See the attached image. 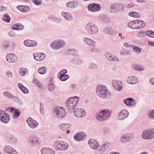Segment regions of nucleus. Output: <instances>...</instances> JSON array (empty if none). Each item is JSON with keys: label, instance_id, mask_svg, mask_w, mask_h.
Segmentation results:
<instances>
[{"label": "nucleus", "instance_id": "a18cd8bd", "mask_svg": "<svg viewBox=\"0 0 154 154\" xmlns=\"http://www.w3.org/2000/svg\"><path fill=\"white\" fill-rule=\"evenodd\" d=\"M3 20L7 23H9L10 21V18L7 14H5L3 18Z\"/></svg>", "mask_w": 154, "mask_h": 154}, {"label": "nucleus", "instance_id": "0e129e2a", "mask_svg": "<svg viewBox=\"0 0 154 154\" xmlns=\"http://www.w3.org/2000/svg\"><path fill=\"white\" fill-rule=\"evenodd\" d=\"M150 82L152 85H154V77H152L149 79Z\"/></svg>", "mask_w": 154, "mask_h": 154}, {"label": "nucleus", "instance_id": "4be33fe9", "mask_svg": "<svg viewBox=\"0 0 154 154\" xmlns=\"http://www.w3.org/2000/svg\"><path fill=\"white\" fill-rule=\"evenodd\" d=\"M4 150L5 152L10 154H18L15 149L8 145L5 146Z\"/></svg>", "mask_w": 154, "mask_h": 154}, {"label": "nucleus", "instance_id": "4c0bfd02", "mask_svg": "<svg viewBox=\"0 0 154 154\" xmlns=\"http://www.w3.org/2000/svg\"><path fill=\"white\" fill-rule=\"evenodd\" d=\"M71 62L72 63L75 65H79L82 63V60L81 59L77 58L72 60L71 61Z\"/></svg>", "mask_w": 154, "mask_h": 154}, {"label": "nucleus", "instance_id": "72a5a7b5", "mask_svg": "<svg viewBox=\"0 0 154 154\" xmlns=\"http://www.w3.org/2000/svg\"><path fill=\"white\" fill-rule=\"evenodd\" d=\"M89 11L91 12L96 11V4H89L88 7Z\"/></svg>", "mask_w": 154, "mask_h": 154}, {"label": "nucleus", "instance_id": "b1692460", "mask_svg": "<svg viewBox=\"0 0 154 154\" xmlns=\"http://www.w3.org/2000/svg\"><path fill=\"white\" fill-rule=\"evenodd\" d=\"M41 152L42 154H55V151L48 148H42Z\"/></svg>", "mask_w": 154, "mask_h": 154}, {"label": "nucleus", "instance_id": "bf43d9fd", "mask_svg": "<svg viewBox=\"0 0 154 154\" xmlns=\"http://www.w3.org/2000/svg\"><path fill=\"white\" fill-rule=\"evenodd\" d=\"M6 73L8 77H12V73L11 71L9 70H7L6 71Z\"/></svg>", "mask_w": 154, "mask_h": 154}, {"label": "nucleus", "instance_id": "052dcab7", "mask_svg": "<svg viewBox=\"0 0 154 154\" xmlns=\"http://www.w3.org/2000/svg\"><path fill=\"white\" fill-rule=\"evenodd\" d=\"M134 5L133 4L131 3L127 5L126 6V8L127 9H128L131 8L133 7H134Z\"/></svg>", "mask_w": 154, "mask_h": 154}, {"label": "nucleus", "instance_id": "ddd939ff", "mask_svg": "<svg viewBox=\"0 0 154 154\" xmlns=\"http://www.w3.org/2000/svg\"><path fill=\"white\" fill-rule=\"evenodd\" d=\"M28 141L32 145L36 144L39 145L41 143V140L39 138L34 135H31L29 137Z\"/></svg>", "mask_w": 154, "mask_h": 154}, {"label": "nucleus", "instance_id": "dca6fc26", "mask_svg": "<svg viewBox=\"0 0 154 154\" xmlns=\"http://www.w3.org/2000/svg\"><path fill=\"white\" fill-rule=\"evenodd\" d=\"M85 111L82 109H77L74 112L75 115L78 118H82L84 117L85 115Z\"/></svg>", "mask_w": 154, "mask_h": 154}, {"label": "nucleus", "instance_id": "cd10ccee", "mask_svg": "<svg viewBox=\"0 0 154 154\" xmlns=\"http://www.w3.org/2000/svg\"><path fill=\"white\" fill-rule=\"evenodd\" d=\"M135 23H136L137 29L143 28L145 26V25L144 22L141 20H136Z\"/></svg>", "mask_w": 154, "mask_h": 154}, {"label": "nucleus", "instance_id": "6e6552de", "mask_svg": "<svg viewBox=\"0 0 154 154\" xmlns=\"http://www.w3.org/2000/svg\"><path fill=\"white\" fill-rule=\"evenodd\" d=\"M112 85L114 90L116 91H120L123 88V84L121 81L117 80H113Z\"/></svg>", "mask_w": 154, "mask_h": 154}, {"label": "nucleus", "instance_id": "603ef678", "mask_svg": "<svg viewBox=\"0 0 154 154\" xmlns=\"http://www.w3.org/2000/svg\"><path fill=\"white\" fill-rule=\"evenodd\" d=\"M54 85L53 84V82H51L48 85V90L50 91H53L54 89Z\"/></svg>", "mask_w": 154, "mask_h": 154}, {"label": "nucleus", "instance_id": "774afa93", "mask_svg": "<svg viewBox=\"0 0 154 154\" xmlns=\"http://www.w3.org/2000/svg\"><path fill=\"white\" fill-rule=\"evenodd\" d=\"M104 17V19H103V20L105 21L109 22L110 21V20H111L109 18H108L106 17Z\"/></svg>", "mask_w": 154, "mask_h": 154}, {"label": "nucleus", "instance_id": "bb28decb", "mask_svg": "<svg viewBox=\"0 0 154 154\" xmlns=\"http://www.w3.org/2000/svg\"><path fill=\"white\" fill-rule=\"evenodd\" d=\"M17 85L19 89L24 94H27L29 92V90L22 84L19 83H18Z\"/></svg>", "mask_w": 154, "mask_h": 154}, {"label": "nucleus", "instance_id": "680f3d73", "mask_svg": "<svg viewBox=\"0 0 154 154\" xmlns=\"http://www.w3.org/2000/svg\"><path fill=\"white\" fill-rule=\"evenodd\" d=\"M33 2L36 5H39L41 4L40 0H33Z\"/></svg>", "mask_w": 154, "mask_h": 154}, {"label": "nucleus", "instance_id": "a878e982", "mask_svg": "<svg viewBox=\"0 0 154 154\" xmlns=\"http://www.w3.org/2000/svg\"><path fill=\"white\" fill-rule=\"evenodd\" d=\"M33 55L34 59L38 61H41L45 57L44 54L42 53H36Z\"/></svg>", "mask_w": 154, "mask_h": 154}, {"label": "nucleus", "instance_id": "39448f33", "mask_svg": "<svg viewBox=\"0 0 154 154\" xmlns=\"http://www.w3.org/2000/svg\"><path fill=\"white\" fill-rule=\"evenodd\" d=\"M65 42L61 39L56 40L52 42L51 44V48L54 50H58L64 47Z\"/></svg>", "mask_w": 154, "mask_h": 154}, {"label": "nucleus", "instance_id": "f03ea898", "mask_svg": "<svg viewBox=\"0 0 154 154\" xmlns=\"http://www.w3.org/2000/svg\"><path fill=\"white\" fill-rule=\"evenodd\" d=\"M110 92L106 87L101 84L97 86V95L100 97L105 98L108 95H110Z\"/></svg>", "mask_w": 154, "mask_h": 154}, {"label": "nucleus", "instance_id": "2eb2a0df", "mask_svg": "<svg viewBox=\"0 0 154 154\" xmlns=\"http://www.w3.org/2000/svg\"><path fill=\"white\" fill-rule=\"evenodd\" d=\"M128 115V111L125 109H123L119 113L117 119L119 120H123L127 118Z\"/></svg>", "mask_w": 154, "mask_h": 154}, {"label": "nucleus", "instance_id": "338daca9", "mask_svg": "<svg viewBox=\"0 0 154 154\" xmlns=\"http://www.w3.org/2000/svg\"><path fill=\"white\" fill-rule=\"evenodd\" d=\"M8 139L9 140H11L12 138L14 137V136L11 134H9L8 135Z\"/></svg>", "mask_w": 154, "mask_h": 154}, {"label": "nucleus", "instance_id": "a211bd4d", "mask_svg": "<svg viewBox=\"0 0 154 154\" xmlns=\"http://www.w3.org/2000/svg\"><path fill=\"white\" fill-rule=\"evenodd\" d=\"M123 102L126 105L128 106H133L136 104L135 100L133 98L131 97L128 98L124 99Z\"/></svg>", "mask_w": 154, "mask_h": 154}, {"label": "nucleus", "instance_id": "f3484780", "mask_svg": "<svg viewBox=\"0 0 154 154\" xmlns=\"http://www.w3.org/2000/svg\"><path fill=\"white\" fill-rule=\"evenodd\" d=\"M6 59L8 62L11 63L16 62L17 60V58L15 54L10 53L7 54Z\"/></svg>", "mask_w": 154, "mask_h": 154}, {"label": "nucleus", "instance_id": "6ab92c4d", "mask_svg": "<svg viewBox=\"0 0 154 154\" xmlns=\"http://www.w3.org/2000/svg\"><path fill=\"white\" fill-rule=\"evenodd\" d=\"M96 25L93 23H91L87 24L86 26V28L89 33L93 34L95 33Z\"/></svg>", "mask_w": 154, "mask_h": 154}, {"label": "nucleus", "instance_id": "5fc2aeb1", "mask_svg": "<svg viewBox=\"0 0 154 154\" xmlns=\"http://www.w3.org/2000/svg\"><path fill=\"white\" fill-rule=\"evenodd\" d=\"M146 34L147 35L150 37L154 38V32L149 31L146 32Z\"/></svg>", "mask_w": 154, "mask_h": 154}, {"label": "nucleus", "instance_id": "49530a36", "mask_svg": "<svg viewBox=\"0 0 154 154\" xmlns=\"http://www.w3.org/2000/svg\"><path fill=\"white\" fill-rule=\"evenodd\" d=\"M11 100H12L14 101L19 103H21V100L18 97L14 95H13Z\"/></svg>", "mask_w": 154, "mask_h": 154}, {"label": "nucleus", "instance_id": "473e14b6", "mask_svg": "<svg viewBox=\"0 0 154 154\" xmlns=\"http://www.w3.org/2000/svg\"><path fill=\"white\" fill-rule=\"evenodd\" d=\"M17 9L20 11L23 12H26L29 10V7L25 6H18L17 7Z\"/></svg>", "mask_w": 154, "mask_h": 154}, {"label": "nucleus", "instance_id": "69168bd1", "mask_svg": "<svg viewBox=\"0 0 154 154\" xmlns=\"http://www.w3.org/2000/svg\"><path fill=\"white\" fill-rule=\"evenodd\" d=\"M9 33V35H10L12 37H14L15 35V33L12 30H10Z\"/></svg>", "mask_w": 154, "mask_h": 154}, {"label": "nucleus", "instance_id": "20e7f679", "mask_svg": "<svg viewBox=\"0 0 154 154\" xmlns=\"http://www.w3.org/2000/svg\"><path fill=\"white\" fill-rule=\"evenodd\" d=\"M142 138L145 140H151L154 137V129H147L143 132Z\"/></svg>", "mask_w": 154, "mask_h": 154}, {"label": "nucleus", "instance_id": "aec40b11", "mask_svg": "<svg viewBox=\"0 0 154 154\" xmlns=\"http://www.w3.org/2000/svg\"><path fill=\"white\" fill-rule=\"evenodd\" d=\"M105 55L106 58L110 61L117 62L119 60V59L116 57L109 52H106Z\"/></svg>", "mask_w": 154, "mask_h": 154}, {"label": "nucleus", "instance_id": "0eeeda50", "mask_svg": "<svg viewBox=\"0 0 154 154\" xmlns=\"http://www.w3.org/2000/svg\"><path fill=\"white\" fill-rule=\"evenodd\" d=\"M54 112L57 117L59 118H63L66 115V110L64 108L62 107H57L54 108Z\"/></svg>", "mask_w": 154, "mask_h": 154}, {"label": "nucleus", "instance_id": "f8f14e48", "mask_svg": "<svg viewBox=\"0 0 154 154\" xmlns=\"http://www.w3.org/2000/svg\"><path fill=\"white\" fill-rule=\"evenodd\" d=\"M126 81L128 84L134 85L138 83V79L137 77L133 75H130L127 77Z\"/></svg>", "mask_w": 154, "mask_h": 154}, {"label": "nucleus", "instance_id": "393cba45", "mask_svg": "<svg viewBox=\"0 0 154 154\" xmlns=\"http://www.w3.org/2000/svg\"><path fill=\"white\" fill-rule=\"evenodd\" d=\"M109 143L106 142L105 143L98 149L97 150V152L99 154L103 153V152L109 147Z\"/></svg>", "mask_w": 154, "mask_h": 154}, {"label": "nucleus", "instance_id": "37998d69", "mask_svg": "<svg viewBox=\"0 0 154 154\" xmlns=\"http://www.w3.org/2000/svg\"><path fill=\"white\" fill-rule=\"evenodd\" d=\"M38 72L41 74H45L47 72L46 68L45 67H41L38 69Z\"/></svg>", "mask_w": 154, "mask_h": 154}, {"label": "nucleus", "instance_id": "e433bc0d", "mask_svg": "<svg viewBox=\"0 0 154 154\" xmlns=\"http://www.w3.org/2000/svg\"><path fill=\"white\" fill-rule=\"evenodd\" d=\"M84 42L88 45L94 46L95 45V42L92 39H84Z\"/></svg>", "mask_w": 154, "mask_h": 154}, {"label": "nucleus", "instance_id": "8fccbe9b", "mask_svg": "<svg viewBox=\"0 0 154 154\" xmlns=\"http://www.w3.org/2000/svg\"><path fill=\"white\" fill-rule=\"evenodd\" d=\"M146 32H144L143 31H140L139 32L137 33V36L140 37H143L147 35V34H146Z\"/></svg>", "mask_w": 154, "mask_h": 154}, {"label": "nucleus", "instance_id": "c03bdc74", "mask_svg": "<svg viewBox=\"0 0 154 154\" xmlns=\"http://www.w3.org/2000/svg\"><path fill=\"white\" fill-rule=\"evenodd\" d=\"M122 7V4H115L112 5L110 6V8L112 9H116L117 8L119 7Z\"/></svg>", "mask_w": 154, "mask_h": 154}, {"label": "nucleus", "instance_id": "c9c22d12", "mask_svg": "<svg viewBox=\"0 0 154 154\" xmlns=\"http://www.w3.org/2000/svg\"><path fill=\"white\" fill-rule=\"evenodd\" d=\"M13 95L9 91H5L3 93V96L8 99H11Z\"/></svg>", "mask_w": 154, "mask_h": 154}, {"label": "nucleus", "instance_id": "09e8293b", "mask_svg": "<svg viewBox=\"0 0 154 154\" xmlns=\"http://www.w3.org/2000/svg\"><path fill=\"white\" fill-rule=\"evenodd\" d=\"M69 77V75H66L64 76L62 75L59 77V78L61 81H64L67 80Z\"/></svg>", "mask_w": 154, "mask_h": 154}, {"label": "nucleus", "instance_id": "ea45409f", "mask_svg": "<svg viewBox=\"0 0 154 154\" xmlns=\"http://www.w3.org/2000/svg\"><path fill=\"white\" fill-rule=\"evenodd\" d=\"M129 15L134 18H138L140 17V14L136 12H131L129 13Z\"/></svg>", "mask_w": 154, "mask_h": 154}, {"label": "nucleus", "instance_id": "864d4df0", "mask_svg": "<svg viewBox=\"0 0 154 154\" xmlns=\"http://www.w3.org/2000/svg\"><path fill=\"white\" fill-rule=\"evenodd\" d=\"M40 112L41 114H43L45 113V111L44 109V105L42 103H40Z\"/></svg>", "mask_w": 154, "mask_h": 154}, {"label": "nucleus", "instance_id": "e2e57ef3", "mask_svg": "<svg viewBox=\"0 0 154 154\" xmlns=\"http://www.w3.org/2000/svg\"><path fill=\"white\" fill-rule=\"evenodd\" d=\"M11 140L12 142L14 144H16L17 142V139L15 137Z\"/></svg>", "mask_w": 154, "mask_h": 154}, {"label": "nucleus", "instance_id": "7c9ffc66", "mask_svg": "<svg viewBox=\"0 0 154 154\" xmlns=\"http://www.w3.org/2000/svg\"><path fill=\"white\" fill-rule=\"evenodd\" d=\"M24 27L23 25L20 23L15 24L12 26L11 29L13 30H19L23 29Z\"/></svg>", "mask_w": 154, "mask_h": 154}, {"label": "nucleus", "instance_id": "412c9836", "mask_svg": "<svg viewBox=\"0 0 154 154\" xmlns=\"http://www.w3.org/2000/svg\"><path fill=\"white\" fill-rule=\"evenodd\" d=\"M24 44L26 46L29 47L35 46L37 44L36 41L29 39H26L24 41Z\"/></svg>", "mask_w": 154, "mask_h": 154}, {"label": "nucleus", "instance_id": "9b49d317", "mask_svg": "<svg viewBox=\"0 0 154 154\" xmlns=\"http://www.w3.org/2000/svg\"><path fill=\"white\" fill-rule=\"evenodd\" d=\"M133 138V134H127L122 135L120 140L122 142L126 143L131 141Z\"/></svg>", "mask_w": 154, "mask_h": 154}, {"label": "nucleus", "instance_id": "a19ab883", "mask_svg": "<svg viewBox=\"0 0 154 154\" xmlns=\"http://www.w3.org/2000/svg\"><path fill=\"white\" fill-rule=\"evenodd\" d=\"M67 53L68 54L76 56V53H77V51L74 49H68L67 50Z\"/></svg>", "mask_w": 154, "mask_h": 154}, {"label": "nucleus", "instance_id": "c756f323", "mask_svg": "<svg viewBox=\"0 0 154 154\" xmlns=\"http://www.w3.org/2000/svg\"><path fill=\"white\" fill-rule=\"evenodd\" d=\"M62 14L64 18L67 20H71L72 19V17L70 13L62 12Z\"/></svg>", "mask_w": 154, "mask_h": 154}, {"label": "nucleus", "instance_id": "13d9d810", "mask_svg": "<svg viewBox=\"0 0 154 154\" xmlns=\"http://www.w3.org/2000/svg\"><path fill=\"white\" fill-rule=\"evenodd\" d=\"M96 64L92 63H90L89 64V68L91 69H93L96 67Z\"/></svg>", "mask_w": 154, "mask_h": 154}, {"label": "nucleus", "instance_id": "6e6d98bb", "mask_svg": "<svg viewBox=\"0 0 154 154\" xmlns=\"http://www.w3.org/2000/svg\"><path fill=\"white\" fill-rule=\"evenodd\" d=\"M2 45L5 49H6L7 48H8L9 46L10 43L9 42L6 41L2 43Z\"/></svg>", "mask_w": 154, "mask_h": 154}, {"label": "nucleus", "instance_id": "5701e85b", "mask_svg": "<svg viewBox=\"0 0 154 154\" xmlns=\"http://www.w3.org/2000/svg\"><path fill=\"white\" fill-rule=\"evenodd\" d=\"M131 68L135 71L141 72L144 70V68L141 65L137 64H133L131 66Z\"/></svg>", "mask_w": 154, "mask_h": 154}, {"label": "nucleus", "instance_id": "c85d7f7f", "mask_svg": "<svg viewBox=\"0 0 154 154\" xmlns=\"http://www.w3.org/2000/svg\"><path fill=\"white\" fill-rule=\"evenodd\" d=\"M89 146L92 149H96V141L93 139H90L88 141Z\"/></svg>", "mask_w": 154, "mask_h": 154}, {"label": "nucleus", "instance_id": "3c124183", "mask_svg": "<svg viewBox=\"0 0 154 154\" xmlns=\"http://www.w3.org/2000/svg\"><path fill=\"white\" fill-rule=\"evenodd\" d=\"M28 69L26 68H21L20 69V72L22 75H24L26 73L28 72Z\"/></svg>", "mask_w": 154, "mask_h": 154}, {"label": "nucleus", "instance_id": "423d86ee", "mask_svg": "<svg viewBox=\"0 0 154 154\" xmlns=\"http://www.w3.org/2000/svg\"><path fill=\"white\" fill-rule=\"evenodd\" d=\"M56 150L63 151L67 149L69 147L68 144L63 141H57L54 145Z\"/></svg>", "mask_w": 154, "mask_h": 154}, {"label": "nucleus", "instance_id": "f704fd0d", "mask_svg": "<svg viewBox=\"0 0 154 154\" xmlns=\"http://www.w3.org/2000/svg\"><path fill=\"white\" fill-rule=\"evenodd\" d=\"M148 118L151 120H154V109L149 110L147 112Z\"/></svg>", "mask_w": 154, "mask_h": 154}, {"label": "nucleus", "instance_id": "f257e3e1", "mask_svg": "<svg viewBox=\"0 0 154 154\" xmlns=\"http://www.w3.org/2000/svg\"><path fill=\"white\" fill-rule=\"evenodd\" d=\"M79 99V97L75 96L69 98L67 100L66 105L70 111H72L74 110Z\"/></svg>", "mask_w": 154, "mask_h": 154}, {"label": "nucleus", "instance_id": "4d7b16f0", "mask_svg": "<svg viewBox=\"0 0 154 154\" xmlns=\"http://www.w3.org/2000/svg\"><path fill=\"white\" fill-rule=\"evenodd\" d=\"M133 49L135 52L137 53H138L141 51L140 48H139L138 47H134L133 48Z\"/></svg>", "mask_w": 154, "mask_h": 154}, {"label": "nucleus", "instance_id": "7ed1b4c3", "mask_svg": "<svg viewBox=\"0 0 154 154\" xmlns=\"http://www.w3.org/2000/svg\"><path fill=\"white\" fill-rule=\"evenodd\" d=\"M111 111L109 109H105L101 110L97 115V119L102 121L109 118L110 116Z\"/></svg>", "mask_w": 154, "mask_h": 154}, {"label": "nucleus", "instance_id": "4468645a", "mask_svg": "<svg viewBox=\"0 0 154 154\" xmlns=\"http://www.w3.org/2000/svg\"><path fill=\"white\" fill-rule=\"evenodd\" d=\"M86 135L83 132H80L76 134L74 136V138L75 140L77 141H81L85 139Z\"/></svg>", "mask_w": 154, "mask_h": 154}, {"label": "nucleus", "instance_id": "de8ad7c7", "mask_svg": "<svg viewBox=\"0 0 154 154\" xmlns=\"http://www.w3.org/2000/svg\"><path fill=\"white\" fill-rule=\"evenodd\" d=\"M14 117L15 118L19 117L20 114V111L17 109H14Z\"/></svg>", "mask_w": 154, "mask_h": 154}, {"label": "nucleus", "instance_id": "1a4fd4ad", "mask_svg": "<svg viewBox=\"0 0 154 154\" xmlns=\"http://www.w3.org/2000/svg\"><path fill=\"white\" fill-rule=\"evenodd\" d=\"M10 118L9 115L6 113L2 110L0 109V121L2 122L7 124L8 123Z\"/></svg>", "mask_w": 154, "mask_h": 154}, {"label": "nucleus", "instance_id": "79ce46f5", "mask_svg": "<svg viewBox=\"0 0 154 154\" xmlns=\"http://www.w3.org/2000/svg\"><path fill=\"white\" fill-rule=\"evenodd\" d=\"M77 5V3L75 2H70L67 3L66 6L67 7L74 8Z\"/></svg>", "mask_w": 154, "mask_h": 154}, {"label": "nucleus", "instance_id": "58836bf2", "mask_svg": "<svg viewBox=\"0 0 154 154\" xmlns=\"http://www.w3.org/2000/svg\"><path fill=\"white\" fill-rule=\"evenodd\" d=\"M128 26L130 28L133 29H137L135 20L131 21L129 22L128 23Z\"/></svg>", "mask_w": 154, "mask_h": 154}, {"label": "nucleus", "instance_id": "2f4dec72", "mask_svg": "<svg viewBox=\"0 0 154 154\" xmlns=\"http://www.w3.org/2000/svg\"><path fill=\"white\" fill-rule=\"evenodd\" d=\"M71 127V125L68 124H62L60 125L59 128L61 130H66L69 129Z\"/></svg>", "mask_w": 154, "mask_h": 154}, {"label": "nucleus", "instance_id": "9d476101", "mask_svg": "<svg viewBox=\"0 0 154 154\" xmlns=\"http://www.w3.org/2000/svg\"><path fill=\"white\" fill-rule=\"evenodd\" d=\"M26 122L29 127L31 129H34L38 126V122L31 117H29L27 119Z\"/></svg>", "mask_w": 154, "mask_h": 154}]
</instances>
